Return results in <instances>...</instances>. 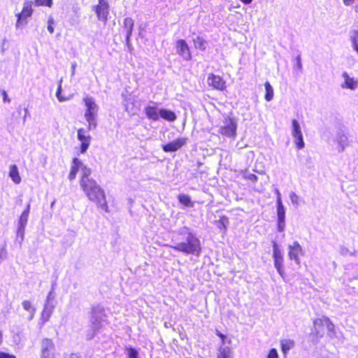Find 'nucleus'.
<instances>
[{
    "instance_id": "nucleus-1",
    "label": "nucleus",
    "mask_w": 358,
    "mask_h": 358,
    "mask_svg": "<svg viewBox=\"0 0 358 358\" xmlns=\"http://www.w3.org/2000/svg\"><path fill=\"white\" fill-rule=\"evenodd\" d=\"M90 174L91 170L85 168L80 180V187L90 201L101 209L108 211L105 193L96 182L90 177Z\"/></svg>"
},
{
    "instance_id": "nucleus-2",
    "label": "nucleus",
    "mask_w": 358,
    "mask_h": 358,
    "mask_svg": "<svg viewBox=\"0 0 358 358\" xmlns=\"http://www.w3.org/2000/svg\"><path fill=\"white\" fill-rule=\"evenodd\" d=\"M180 234L186 236V241L179 243L171 248L178 252L199 256L201 251L199 239L188 229L184 233L180 232Z\"/></svg>"
},
{
    "instance_id": "nucleus-3",
    "label": "nucleus",
    "mask_w": 358,
    "mask_h": 358,
    "mask_svg": "<svg viewBox=\"0 0 358 358\" xmlns=\"http://www.w3.org/2000/svg\"><path fill=\"white\" fill-rule=\"evenodd\" d=\"M313 324V329L310 335L315 339L322 338L325 334H333L335 331L334 324L326 316L315 319Z\"/></svg>"
},
{
    "instance_id": "nucleus-4",
    "label": "nucleus",
    "mask_w": 358,
    "mask_h": 358,
    "mask_svg": "<svg viewBox=\"0 0 358 358\" xmlns=\"http://www.w3.org/2000/svg\"><path fill=\"white\" fill-rule=\"evenodd\" d=\"M92 10L99 21L104 24L107 22L110 12V5L107 0H98V3L92 7Z\"/></svg>"
},
{
    "instance_id": "nucleus-5",
    "label": "nucleus",
    "mask_w": 358,
    "mask_h": 358,
    "mask_svg": "<svg viewBox=\"0 0 358 358\" xmlns=\"http://www.w3.org/2000/svg\"><path fill=\"white\" fill-rule=\"evenodd\" d=\"M273 259L274 266L276 268L278 274L281 277L284 278V258L281 251L278 248V245L276 242H273Z\"/></svg>"
},
{
    "instance_id": "nucleus-6",
    "label": "nucleus",
    "mask_w": 358,
    "mask_h": 358,
    "mask_svg": "<svg viewBox=\"0 0 358 358\" xmlns=\"http://www.w3.org/2000/svg\"><path fill=\"white\" fill-rule=\"evenodd\" d=\"M31 1H25L20 13L17 15V26H21L27 23V18L32 15L34 12Z\"/></svg>"
},
{
    "instance_id": "nucleus-7",
    "label": "nucleus",
    "mask_w": 358,
    "mask_h": 358,
    "mask_svg": "<svg viewBox=\"0 0 358 358\" xmlns=\"http://www.w3.org/2000/svg\"><path fill=\"white\" fill-rule=\"evenodd\" d=\"M207 84L213 90L224 92L227 90V82L220 76L210 73L207 78Z\"/></svg>"
},
{
    "instance_id": "nucleus-8",
    "label": "nucleus",
    "mask_w": 358,
    "mask_h": 358,
    "mask_svg": "<svg viewBox=\"0 0 358 358\" xmlns=\"http://www.w3.org/2000/svg\"><path fill=\"white\" fill-rule=\"evenodd\" d=\"M56 350L54 341L51 338H44L41 342V358L55 357Z\"/></svg>"
},
{
    "instance_id": "nucleus-9",
    "label": "nucleus",
    "mask_w": 358,
    "mask_h": 358,
    "mask_svg": "<svg viewBox=\"0 0 358 358\" xmlns=\"http://www.w3.org/2000/svg\"><path fill=\"white\" fill-rule=\"evenodd\" d=\"M77 138L80 142L79 148L80 153L84 154L90 145L92 136L88 133V130L79 128L77 131Z\"/></svg>"
},
{
    "instance_id": "nucleus-10",
    "label": "nucleus",
    "mask_w": 358,
    "mask_h": 358,
    "mask_svg": "<svg viewBox=\"0 0 358 358\" xmlns=\"http://www.w3.org/2000/svg\"><path fill=\"white\" fill-rule=\"evenodd\" d=\"M176 53L185 61H190L192 55L189 47L184 39H178L176 42Z\"/></svg>"
},
{
    "instance_id": "nucleus-11",
    "label": "nucleus",
    "mask_w": 358,
    "mask_h": 358,
    "mask_svg": "<svg viewBox=\"0 0 358 358\" xmlns=\"http://www.w3.org/2000/svg\"><path fill=\"white\" fill-rule=\"evenodd\" d=\"M292 135L294 138V141L296 147L298 150H301L304 148L305 143L303 139L302 132L299 124L296 120H292Z\"/></svg>"
},
{
    "instance_id": "nucleus-12",
    "label": "nucleus",
    "mask_w": 358,
    "mask_h": 358,
    "mask_svg": "<svg viewBox=\"0 0 358 358\" xmlns=\"http://www.w3.org/2000/svg\"><path fill=\"white\" fill-rule=\"evenodd\" d=\"M219 133L225 136L235 137L236 134V123L233 118L228 117L225 120V124L219 129Z\"/></svg>"
},
{
    "instance_id": "nucleus-13",
    "label": "nucleus",
    "mask_w": 358,
    "mask_h": 358,
    "mask_svg": "<svg viewBox=\"0 0 358 358\" xmlns=\"http://www.w3.org/2000/svg\"><path fill=\"white\" fill-rule=\"evenodd\" d=\"M277 215L278 231L282 232L284 231L285 227V210L280 196H278L277 199Z\"/></svg>"
},
{
    "instance_id": "nucleus-14",
    "label": "nucleus",
    "mask_w": 358,
    "mask_h": 358,
    "mask_svg": "<svg viewBox=\"0 0 358 358\" xmlns=\"http://www.w3.org/2000/svg\"><path fill=\"white\" fill-rule=\"evenodd\" d=\"M186 138H178L162 145V150L166 152H176L180 150L187 143Z\"/></svg>"
},
{
    "instance_id": "nucleus-15",
    "label": "nucleus",
    "mask_w": 358,
    "mask_h": 358,
    "mask_svg": "<svg viewBox=\"0 0 358 358\" xmlns=\"http://www.w3.org/2000/svg\"><path fill=\"white\" fill-rule=\"evenodd\" d=\"M303 250L301 246L298 242H294L292 245H289L288 257L290 259L294 260L295 262L299 265L300 259L299 256L302 255Z\"/></svg>"
},
{
    "instance_id": "nucleus-16",
    "label": "nucleus",
    "mask_w": 358,
    "mask_h": 358,
    "mask_svg": "<svg viewBox=\"0 0 358 358\" xmlns=\"http://www.w3.org/2000/svg\"><path fill=\"white\" fill-rule=\"evenodd\" d=\"M134 27V21L131 17H126L123 21V31L125 33V40L129 43L130 37L132 35V32Z\"/></svg>"
},
{
    "instance_id": "nucleus-17",
    "label": "nucleus",
    "mask_w": 358,
    "mask_h": 358,
    "mask_svg": "<svg viewBox=\"0 0 358 358\" xmlns=\"http://www.w3.org/2000/svg\"><path fill=\"white\" fill-rule=\"evenodd\" d=\"M144 112L146 117L153 121H157L159 119V110L156 106H146L144 108Z\"/></svg>"
},
{
    "instance_id": "nucleus-18",
    "label": "nucleus",
    "mask_w": 358,
    "mask_h": 358,
    "mask_svg": "<svg viewBox=\"0 0 358 358\" xmlns=\"http://www.w3.org/2000/svg\"><path fill=\"white\" fill-rule=\"evenodd\" d=\"M343 77L344 78V83L341 85L343 88L350 89V90H355L358 85V80H355L354 78H351L349 76L348 73H343Z\"/></svg>"
},
{
    "instance_id": "nucleus-19",
    "label": "nucleus",
    "mask_w": 358,
    "mask_h": 358,
    "mask_svg": "<svg viewBox=\"0 0 358 358\" xmlns=\"http://www.w3.org/2000/svg\"><path fill=\"white\" fill-rule=\"evenodd\" d=\"M215 358H234L231 348L229 346H219Z\"/></svg>"
},
{
    "instance_id": "nucleus-20",
    "label": "nucleus",
    "mask_w": 358,
    "mask_h": 358,
    "mask_svg": "<svg viewBox=\"0 0 358 358\" xmlns=\"http://www.w3.org/2000/svg\"><path fill=\"white\" fill-rule=\"evenodd\" d=\"M8 176L15 184L18 185L21 182L22 179L17 165L10 166Z\"/></svg>"
},
{
    "instance_id": "nucleus-21",
    "label": "nucleus",
    "mask_w": 358,
    "mask_h": 358,
    "mask_svg": "<svg viewBox=\"0 0 358 358\" xmlns=\"http://www.w3.org/2000/svg\"><path fill=\"white\" fill-rule=\"evenodd\" d=\"M83 101L86 106L85 113H97L99 107L92 97L86 96Z\"/></svg>"
},
{
    "instance_id": "nucleus-22",
    "label": "nucleus",
    "mask_w": 358,
    "mask_h": 358,
    "mask_svg": "<svg viewBox=\"0 0 358 358\" xmlns=\"http://www.w3.org/2000/svg\"><path fill=\"white\" fill-rule=\"evenodd\" d=\"M97 113H85V117L88 122L87 130L90 131L94 129L97 127V122L96 120Z\"/></svg>"
},
{
    "instance_id": "nucleus-23",
    "label": "nucleus",
    "mask_w": 358,
    "mask_h": 358,
    "mask_svg": "<svg viewBox=\"0 0 358 358\" xmlns=\"http://www.w3.org/2000/svg\"><path fill=\"white\" fill-rule=\"evenodd\" d=\"M81 165L80 161L78 158H73L72 159V166L71 167V171L69 174V179L72 180L76 178V175L80 169Z\"/></svg>"
},
{
    "instance_id": "nucleus-24",
    "label": "nucleus",
    "mask_w": 358,
    "mask_h": 358,
    "mask_svg": "<svg viewBox=\"0 0 358 358\" xmlns=\"http://www.w3.org/2000/svg\"><path fill=\"white\" fill-rule=\"evenodd\" d=\"M159 117H162L168 122H173L176 120V115L171 110L162 108L159 110Z\"/></svg>"
},
{
    "instance_id": "nucleus-25",
    "label": "nucleus",
    "mask_w": 358,
    "mask_h": 358,
    "mask_svg": "<svg viewBox=\"0 0 358 358\" xmlns=\"http://www.w3.org/2000/svg\"><path fill=\"white\" fill-rule=\"evenodd\" d=\"M217 227L223 234H225L227 231V225L229 224V218L226 215H222L219 220L216 221Z\"/></svg>"
},
{
    "instance_id": "nucleus-26",
    "label": "nucleus",
    "mask_w": 358,
    "mask_h": 358,
    "mask_svg": "<svg viewBox=\"0 0 358 358\" xmlns=\"http://www.w3.org/2000/svg\"><path fill=\"white\" fill-rule=\"evenodd\" d=\"M52 313V307H48L45 306L41 314V324L43 325L45 323H46L50 318L51 315Z\"/></svg>"
},
{
    "instance_id": "nucleus-27",
    "label": "nucleus",
    "mask_w": 358,
    "mask_h": 358,
    "mask_svg": "<svg viewBox=\"0 0 358 358\" xmlns=\"http://www.w3.org/2000/svg\"><path fill=\"white\" fill-rule=\"evenodd\" d=\"M29 211H30V205L27 204L26 208L21 213V215L19 217V224H20V228L23 229L26 226L27 221H28Z\"/></svg>"
},
{
    "instance_id": "nucleus-28",
    "label": "nucleus",
    "mask_w": 358,
    "mask_h": 358,
    "mask_svg": "<svg viewBox=\"0 0 358 358\" xmlns=\"http://www.w3.org/2000/svg\"><path fill=\"white\" fill-rule=\"evenodd\" d=\"M177 198H178V201L184 206H185V207H193L194 206V202L192 201L189 196L185 194H180L178 195Z\"/></svg>"
},
{
    "instance_id": "nucleus-29",
    "label": "nucleus",
    "mask_w": 358,
    "mask_h": 358,
    "mask_svg": "<svg viewBox=\"0 0 358 358\" xmlns=\"http://www.w3.org/2000/svg\"><path fill=\"white\" fill-rule=\"evenodd\" d=\"M294 347V341L293 340H282L280 341V348L282 353L286 355L287 352Z\"/></svg>"
},
{
    "instance_id": "nucleus-30",
    "label": "nucleus",
    "mask_w": 358,
    "mask_h": 358,
    "mask_svg": "<svg viewBox=\"0 0 358 358\" xmlns=\"http://www.w3.org/2000/svg\"><path fill=\"white\" fill-rule=\"evenodd\" d=\"M264 87H265L264 98H265L266 101H270L273 98V94H274L273 89L272 86L271 85V84L268 81H266L264 83Z\"/></svg>"
},
{
    "instance_id": "nucleus-31",
    "label": "nucleus",
    "mask_w": 358,
    "mask_h": 358,
    "mask_svg": "<svg viewBox=\"0 0 358 358\" xmlns=\"http://www.w3.org/2000/svg\"><path fill=\"white\" fill-rule=\"evenodd\" d=\"M194 46L196 49L201 51L206 50V41L201 36H197L193 40Z\"/></svg>"
},
{
    "instance_id": "nucleus-32",
    "label": "nucleus",
    "mask_w": 358,
    "mask_h": 358,
    "mask_svg": "<svg viewBox=\"0 0 358 358\" xmlns=\"http://www.w3.org/2000/svg\"><path fill=\"white\" fill-rule=\"evenodd\" d=\"M22 306H23V308L29 312L30 314H31V318L33 317L34 315L35 314V312H36V309L34 308V306H32L31 301H24L22 302Z\"/></svg>"
},
{
    "instance_id": "nucleus-33",
    "label": "nucleus",
    "mask_w": 358,
    "mask_h": 358,
    "mask_svg": "<svg viewBox=\"0 0 358 358\" xmlns=\"http://www.w3.org/2000/svg\"><path fill=\"white\" fill-rule=\"evenodd\" d=\"M350 39L355 50L358 53V31H353L351 33Z\"/></svg>"
},
{
    "instance_id": "nucleus-34",
    "label": "nucleus",
    "mask_w": 358,
    "mask_h": 358,
    "mask_svg": "<svg viewBox=\"0 0 358 358\" xmlns=\"http://www.w3.org/2000/svg\"><path fill=\"white\" fill-rule=\"evenodd\" d=\"M35 3L38 6L51 7L52 5V0H35Z\"/></svg>"
},
{
    "instance_id": "nucleus-35",
    "label": "nucleus",
    "mask_w": 358,
    "mask_h": 358,
    "mask_svg": "<svg viewBox=\"0 0 358 358\" xmlns=\"http://www.w3.org/2000/svg\"><path fill=\"white\" fill-rule=\"evenodd\" d=\"M127 357L128 358H138V352L133 348H129L127 349Z\"/></svg>"
},
{
    "instance_id": "nucleus-36",
    "label": "nucleus",
    "mask_w": 358,
    "mask_h": 358,
    "mask_svg": "<svg viewBox=\"0 0 358 358\" xmlns=\"http://www.w3.org/2000/svg\"><path fill=\"white\" fill-rule=\"evenodd\" d=\"M339 144L341 150H343L345 147L348 145L347 138L345 136H342L340 137Z\"/></svg>"
},
{
    "instance_id": "nucleus-37",
    "label": "nucleus",
    "mask_w": 358,
    "mask_h": 358,
    "mask_svg": "<svg viewBox=\"0 0 358 358\" xmlns=\"http://www.w3.org/2000/svg\"><path fill=\"white\" fill-rule=\"evenodd\" d=\"M267 358H279L278 353L276 349H271L268 352Z\"/></svg>"
},
{
    "instance_id": "nucleus-38",
    "label": "nucleus",
    "mask_w": 358,
    "mask_h": 358,
    "mask_svg": "<svg viewBox=\"0 0 358 358\" xmlns=\"http://www.w3.org/2000/svg\"><path fill=\"white\" fill-rule=\"evenodd\" d=\"M54 22V20L52 17H50L48 20V30L50 34H53L55 31L53 27Z\"/></svg>"
},
{
    "instance_id": "nucleus-39",
    "label": "nucleus",
    "mask_w": 358,
    "mask_h": 358,
    "mask_svg": "<svg viewBox=\"0 0 358 358\" xmlns=\"http://www.w3.org/2000/svg\"><path fill=\"white\" fill-rule=\"evenodd\" d=\"M243 177H244L245 180H250L253 182H255L257 180V177L254 173H249V174L245 175Z\"/></svg>"
},
{
    "instance_id": "nucleus-40",
    "label": "nucleus",
    "mask_w": 358,
    "mask_h": 358,
    "mask_svg": "<svg viewBox=\"0 0 358 358\" xmlns=\"http://www.w3.org/2000/svg\"><path fill=\"white\" fill-rule=\"evenodd\" d=\"M0 94L2 96L3 101L4 103H10V99L8 98V96L6 90H0Z\"/></svg>"
},
{
    "instance_id": "nucleus-41",
    "label": "nucleus",
    "mask_w": 358,
    "mask_h": 358,
    "mask_svg": "<svg viewBox=\"0 0 358 358\" xmlns=\"http://www.w3.org/2000/svg\"><path fill=\"white\" fill-rule=\"evenodd\" d=\"M61 92H62V86H61V85H59L57 90L56 96L59 101H64L66 100V99L65 97H63L61 96Z\"/></svg>"
},
{
    "instance_id": "nucleus-42",
    "label": "nucleus",
    "mask_w": 358,
    "mask_h": 358,
    "mask_svg": "<svg viewBox=\"0 0 358 358\" xmlns=\"http://www.w3.org/2000/svg\"><path fill=\"white\" fill-rule=\"evenodd\" d=\"M215 333L216 335L221 339L222 343L224 344L226 342L227 336L218 330H216Z\"/></svg>"
},
{
    "instance_id": "nucleus-43",
    "label": "nucleus",
    "mask_w": 358,
    "mask_h": 358,
    "mask_svg": "<svg viewBox=\"0 0 358 358\" xmlns=\"http://www.w3.org/2000/svg\"><path fill=\"white\" fill-rule=\"evenodd\" d=\"M0 358H16V357L14 355L4 352H0Z\"/></svg>"
},
{
    "instance_id": "nucleus-44",
    "label": "nucleus",
    "mask_w": 358,
    "mask_h": 358,
    "mask_svg": "<svg viewBox=\"0 0 358 358\" xmlns=\"http://www.w3.org/2000/svg\"><path fill=\"white\" fill-rule=\"evenodd\" d=\"M22 110H23L24 113V119L25 118V115L27 113V109L25 108H22V107L18 108L17 111H18L19 113H21Z\"/></svg>"
},
{
    "instance_id": "nucleus-45",
    "label": "nucleus",
    "mask_w": 358,
    "mask_h": 358,
    "mask_svg": "<svg viewBox=\"0 0 358 358\" xmlns=\"http://www.w3.org/2000/svg\"><path fill=\"white\" fill-rule=\"evenodd\" d=\"M355 0H343V3L346 6H349L353 3Z\"/></svg>"
},
{
    "instance_id": "nucleus-46",
    "label": "nucleus",
    "mask_w": 358,
    "mask_h": 358,
    "mask_svg": "<svg viewBox=\"0 0 358 358\" xmlns=\"http://www.w3.org/2000/svg\"><path fill=\"white\" fill-rule=\"evenodd\" d=\"M296 59H297V62H298V65L299 66V68H301V59L299 57H296Z\"/></svg>"
},
{
    "instance_id": "nucleus-47",
    "label": "nucleus",
    "mask_w": 358,
    "mask_h": 358,
    "mask_svg": "<svg viewBox=\"0 0 358 358\" xmlns=\"http://www.w3.org/2000/svg\"><path fill=\"white\" fill-rule=\"evenodd\" d=\"M2 336H3V335H2V332L0 331V345H1V343H2Z\"/></svg>"
},
{
    "instance_id": "nucleus-48",
    "label": "nucleus",
    "mask_w": 358,
    "mask_h": 358,
    "mask_svg": "<svg viewBox=\"0 0 358 358\" xmlns=\"http://www.w3.org/2000/svg\"><path fill=\"white\" fill-rule=\"evenodd\" d=\"M71 358H80L78 356H77L76 355H71Z\"/></svg>"
}]
</instances>
